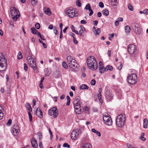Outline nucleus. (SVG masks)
Returning <instances> with one entry per match:
<instances>
[{
	"label": "nucleus",
	"mask_w": 148,
	"mask_h": 148,
	"mask_svg": "<svg viewBox=\"0 0 148 148\" xmlns=\"http://www.w3.org/2000/svg\"><path fill=\"white\" fill-rule=\"evenodd\" d=\"M88 68L91 70H95L97 68V64L95 58L93 56L89 57L87 60Z\"/></svg>",
	"instance_id": "nucleus-1"
},
{
	"label": "nucleus",
	"mask_w": 148,
	"mask_h": 148,
	"mask_svg": "<svg viewBox=\"0 0 148 148\" xmlns=\"http://www.w3.org/2000/svg\"><path fill=\"white\" fill-rule=\"evenodd\" d=\"M68 63L71 69L73 71H76L78 70V65L75 60L71 56L67 57Z\"/></svg>",
	"instance_id": "nucleus-2"
},
{
	"label": "nucleus",
	"mask_w": 148,
	"mask_h": 148,
	"mask_svg": "<svg viewBox=\"0 0 148 148\" xmlns=\"http://www.w3.org/2000/svg\"><path fill=\"white\" fill-rule=\"evenodd\" d=\"M125 115L124 114H122L119 115L116 119V125L119 127H122L125 124Z\"/></svg>",
	"instance_id": "nucleus-3"
},
{
	"label": "nucleus",
	"mask_w": 148,
	"mask_h": 148,
	"mask_svg": "<svg viewBox=\"0 0 148 148\" xmlns=\"http://www.w3.org/2000/svg\"><path fill=\"white\" fill-rule=\"evenodd\" d=\"M6 59L2 53H0V71H5L7 68Z\"/></svg>",
	"instance_id": "nucleus-4"
},
{
	"label": "nucleus",
	"mask_w": 148,
	"mask_h": 148,
	"mask_svg": "<svg viewBox=\"0 0 148 148\" xmlns=\"http://www.w3.org/2000/svg\"><path fill=\"white\" fill-rule=\"evenodd\" d=\"M27 60L30 66L34 70H37V67L36 64V60L35 56L32 54L30 55L27 57Z\"/></svg>",
	"instance_id": "nucleus-5"
},
{
	"label": "nucleus",
	"mask_w": 148,
	"mask_h": 148,
	"mask_svg": "<svg viewBox=\"0 0 148 148\" xmlns=\"http://www.w3.org/2000/svg\"><path fill=\"white\" fill-rule=\"evenodd\" d=\"M11 12L12 19L16 21L20 15V13L16 8L13 7L11 8Z\"/></svg>",
	"instance_id": "nucleus-6"
},
{
	"label": "nucleus",
	"mask_w": 148,
	"mask_h": 148,
	"mask_svg": "<svg viewBox=\"0 0 148 148\" xmlns=\"http://www.w3.org/2000/svg\"><path fill=\"white\" fill-rule=\"evenodd\" d=\"M127 80L129 84L134 85L137 83L138 79L137 76L135 74L132 73L128 76Z\"/></svg>",
	"instance_id": "nucleus-7"
},
{
	"label": "nucleus",
	"mask_w": 148,
	"mask_h": 148,
	"mask_svg": "<svg viewBox=\"0 0 148 148\" xmlns=\"http://www.w3.org/2000/svg\"><path fill=\"white\" fill-rule=\"evenodd\" d=\"M129 53L133 56L136 54L137 51V48L136 45L133 44L129 45L127 48Z\"/></svg>",
	"instance_id": "nucleus-8"
},
{
	"label": "nucleus",
	"mask_w": 148,
	"mask_h": 148,
	"mask_svg": "<svg viewBox=\"0 0 148 148\" xmlns=\"http://www.w3.org/2000/svg\"><path fill=\"white\" fill-rule=\"evenodd\" d=\"M103 119L105 123L107 125H111L112 121L111 118L108 115L107 113H105L103 115Z\"/></svg>",
	"instance_id": "nucleus-9"
},
{
	"label": "nucleus",
	"mask_w": 148,
	"mask_h": 148,
	"mask_svg": "<svg viewBox=\"0 0 148 148\" xmlns=\"http://www.w3.org/2000/svg\"><path fill=\"white\" fill-rule=\"evenodd\" d=\"M49 114L53 115L54 118H56L58 114V111L56 107H54L51 108L48 111Z\"/></svg>",
	"instance_id": "nucleus-10"
},
{
	"label": "nucleus",
	"mask_w": 148,
	"mask_h": 148,
	"mask_svg": "<svg viewBox=\"0 0 148 148\" xmlns=\"http://www.w3.org/2000/svg\"><path fill=\"white\" fill-rule=\"evenodd\" d=\"M81 132V130H80L76 129L73 130L71 133V138L73 140H77L79 134Z\"/></svg>",
	"instance_id": "nucleus-11"
},
{
	"label": "nucleus",
	"mask_w": 148,
	"mask_h": 148,
	"mask_svg": "<svg viewBox=\"0 0 148 148\" xmlns=\"http://www.w3.org/2000/svg\"><path fill=\"white\" fill-rule=\"evenodd\" d=\"M132 26L135 27L134 30L135 32L137 34H139L141 32V27L140 25L136 23H132Z\"/></svg>",
	"instance_id": "nucleus-12"
},
{
	"label": "nucleus",
	"mask_w": 148,
	"mask_h": 148,
	"mask_svg": "<svg viewBox=\"0 0 148 148\" xmlns=\"http://www.w3.org/2000/svg\"><path fill=\"white\" fill-rule=\"evenodd\" d=\"M105 95L106 99L108 101L112 100L114 97L113 94L108 90L106 91Z\"/></svg>",
	"instance_id": "nucleus-13"
},
{
	"label": "nucleus",
	"mask_w": 148,
	"mask_h": 148,
	"mask_svg": "<svg viewBox=\"0 0 148 148\" xmlns=\"http://www.w3.org/2000/svg\"><path fill=\"white\" fill-rule=\"evenodd\" d=\"M19 130L18 126L17 125H14L11 129V132L13 135L16 136L18 134Z\"/></svg>",
	"instance_id": "nucleus-14"
},
{
	"label": "nucleus",
	"mask_w": 148,
	"mask_h": 148,
	"mask_svg": "<svg viewBox=\"0 0 148 148\" xmlns=\"http://www.w3.org/2000/svg\"><path fill=\"white\" fill-rule=\"evenodd\" d=\"M66 13L70 17L73 18L75 16V11L73 9H68L66 10Z\"/></svg>",
	"instance_id": "nucleus-15"
},
{
	"label": "nucleus",
	"mask_w": 148,
	"mask_h": 148,
	"mask_svg": "<svg viewBox=\"0 0 148 148\" xmlns=\"http://www.w3.org/2000/svg\"><path fill=\"white\" fill-rule=\"evenodd\" d=\"M74 108L75 109V111L76 114H79L81 113V108L80 105V103L78 104H74Z\"/></svg>",
	"instance_id": "nucleus-16"
},
{
	"label": "nucleus",
	"mask_w": 148,
	"mask_h": 148,
	"mask_svg": "<svg viewBox=\"0 0 148 148\" xmlns=\"http://www.w3.org/2000/svg\"><path fill=\"white\" fill-rule=\"evenodd\" d=\"M84 9L88 10L90 12L89 14V16H90L93 14V12L91 8L90 5L89 3L87 4L86 5Z\"/></svg>",
	"instance_id": "nucleus-17"
},
{
	"label": "nucleus",
	"mask_w": 148,
	"mask_h": 148,
	"mask_svg": "<svg viewBox=\"0 0 148 148\" xmlns=\"http://www.w3.org/2000/svg\"><path fill=\"white\" fill-rule=\"evenodd\" d=\"M36 114L37 116L40 118H42L43 117V114L42 110L40 108H37L36 110Z\"/></svg>",
	"instance_id": "nucleus-18"
},
{
	"label": "nucleus",
	"mask_w": 148,
	"mask_h": 148,
	"mask_svg": "<svg viewBox=\"0 0 148 148\" xmlns=\"http://www.w3.org/2000/svg\"><path fill=\"white\" fill-rule=\"evenodd\" d=\"M31 143L32 147L34 148H37L38 145L36 141L34 138L33 137L32 139Z\"/></svg>",
	"instance_id": "nucleus-19"
},
{
	"label": "nucleus",
	"mask_w": 148,
	"mask_h": 148,
	"mask_svg": "<svg viewBox=\"0 0 148 148\" xmlns=\"http://www.w3.org/2000/svg\"><path fill=\"white\" fill-rule=\"evenodd\" d=\"M44 12L48 15L50 16L51 14V12L49 8L45 7L43 8Z\"/></svg>",
	"instance_id": "nucleus-20"
},
{
	"label": "nucleus",
	"mask_w": 148,
	"mask_h": 148,
	"mask_svg": "<svg viewBox=\"0 0 148 148\" xmlns=\"http://www.w3.org/2000/svg\"><path fill=\"white\" fill-rule=\"evenodd\" d=\"M81 148H92V146L90 143H87L84 144Z\"/></svg>",
	"instance_id": "nucleus-21"
},
{
	"label": "nucleus",
	"mask_w": 148,
	"mask_h": 148,
	"mask_svg": "<svg viewBox=\"0 0 148 148\" xmlns=\"http://www.w3.org/2000/svg\"><path fill=\"white\" fill-rule=\"evenodd\" d=\"M148 123V120L147 119H145L143 120V127L145 128H146L147 127V125Z\"/></svg>",
	"instance_id": "nucleus-22"
},
{
	"label": "nucleus",
	"mask_w": 148,
	"mask_h": 148,
	"mask_svg": "<svg viewBox=\"0 0 148 148\" xmlns=\"http://www.w3.org/2000/svg\"><path fill=\"white\" fill-rule=\"evenodd\" d=\"M80 102V101L79 97H77L75 98L73 101V104H78V103H79Z\"/></svg>",
	"instance_id": "nucleus-23"
},
{
	"label": "nucleus",
	"mask_w": 148,
	"mask_h": 148,
	"mask_svg": "<svg viewBox=\"0 0 148 148\" xmlns=\"http://www.w3.org/2000/svg\"><path fill=\"white\" fill-rule=\"evenodd\" d=\"M89 88L88 86L86 85V84H82L80 86L79 88L80 90L83 89H88Z\"/></svg>",
	"instance_id": "nucleus-24"
},
{
	"label": "nucleus",
	"mask_w": 148,
	"mask_h": 148,
	"mask_svg": "<svg viewBox=\"0 0 148 148\" xmlns=\"http://www.w3.org/2000/svg\"><path fill=\"white\" fill-rule=\"evenodd\" d=\"M91 130L92 132L95 133L98 136H101V134L100 132H99L95 130L94 128L92 129Z\"/></svg>",
	"instance_id": "nucleus-25"
},
{
	"label": "nucleus",
	"mask_w": 148,
	"mask_h": 148,
	"mask_svg": "<svg viewBox=\"0 0 148 148\" xmlns=\"http://www.w3.org/2000/svg\"><path fill=\"white\" fill-rule=\"evenodd\" d=\"M80 30H79V34L80 35L82 36V34L84 32V30H85V28L82 26H80Z\"/></svg>",
	"instance_id": "nucleus-26"
},
{
	"label": "nucleus",
	"mask_w": 148,
	"mask_h": 148,
	"mask_svg": "<svg viewBox=\"0 0 148 148\" xmlns=\"http://www.w3.org/2000/svg\"><path fill=\"white\" fill-rule=\"evenodd\" d=\"M113 69V68L112 66L110 65H107L106 67L105 71H107L108 70L112 71Z\"/></svg>",
	"instance_id": "nucleus-27"
},
{
	"label": "nucleus",
	"mask_w": 148,
	"mask_h": 148,
	"mask_svg": "<svg viewBox=\"0 0 148 148\" xmlns=\"http://www.w3.org/2000/svg\"><path fill=\"white\" fill-rule=\"evenodd\" d=\"M125 30L126 33H130L131 31V28L129 25H127L125 27Z\"/></svg>",
	"instance_id": "nucleus-28"
},
{
	"label": "nucleus",
	"mask_w": 148,
	"mask_h": 148,
	"mask_svg": "<svg viewBox=\"0 0 148 148\" xmlns=\"http://www.w3.org/2000/svg\"><path fill=\"white\" fill-rule=\"evenodd\" d=\"M26 106L27 107V109L29 111V112L32 111V109L29 103H26Z\"/></svg>",
	"instance_id": "nucleus-29"
},
{
	"label": "nucleus",
	"mask_w": 148,
	"mask_h": 148,
	"mask_svg": "<svg viewBox=\"0 0 148 148\" xmlns=\"http://www.w3.org/2000/svg\"><path fill=\"white\" fill-rule=\"evenodd\" d=\"M97 97L100 103L101 104L102 103H103V101L102 99L101 94H98Z\"/></svg>",
	"instance_id": "nucleus-30"
},
{
	"label": "nucleus",
	"mask_w": 148,
	"mask_h": 148,
	"mask_svg": "<svg viewBox=\"0 0 148 148\" xmlns=\"http://www.w3.org/2000/svg\"><path fill=\"white\" fill-rule=\"evenodd\" d=\"M30 30L31 32L33 34H37V32L38 31L34 27L31 28Z\"/></svg>",
	"instance_id": "nucleus-31"
},
{
	"label": "nucleus",
	"mask_w": 148,
	"mask_h": 148,
	"mask_svg": "<svg viewBox=\"0 0 148 148\" xmlns=\"http://www.w3.org/2000/svg\"><path fill=\"white\" fill-rule=\"evenodd\" d=\"M109 11L106 9H105L103 11V14L106 16H107L109 15Z\"/></svg>",
	"instance_id": "nucleus-32"
},
{
	"label": "nucleus",
	"mask_w": 148,
	"mask_h": 148,
	"mask_svg": "<svg viewBox=\"0 0 148 148\" xmlns=\"http://www.w3.org/2000/svg\"><path fill=\"white\" fill-rule=\"evenodd\" d=\"M66 98L67 99V102L66 103V105L67 106H69V105L70 103V98L69 96L68 95L67 96Z\"/></svg>",
	"instance_id": "nucleus-33"
},
{
	"label": "nucleus",
	"mask_w": 148,
	"mask_h": 148,
	"mask_svg": "<svg viewBox=\"0 0 148 148\" xmlns=\"http://www.w3.org/2000/svg\"><path fill=\"white\" fill-rule=\"evenodd\" d=\"M105 68L103 66H100V67H99V72L101 73H103L105 71Z\"/></svg>",
	"instance_id": "nucleus-34"
},
{
	"label": "nucleus",
	"mask_w": 148,
	"mask_h": 148,
	"mask_svg": "<svg viewBox=\"0 0 148 148\" xmlns=\"http://www.w3.org/2000/svg\"><path fill=\"white\" fill-rule=\"evenodd\" d=\"M128 8L130 11H132L134 10L131 4L129 3L128 5Z\"/></svg>",
	"instance_id": "nucleus-35"
},
{
	"label": "nucleus",
	"mask_w": 148,
	"mask_h": 148,
	"mask_svg": "<svg viewBox=\"0 0 148 148\" xmlns=\"http://www.w3.org/2000/svg\"><path fill=\"white\" fill-rule=\"evenodd\" d=\"M38 41L40 43L42 44L43 47L45 48H47V46L46 44L43 42L40 39H39L38 40Z\"/></svg>",
	"instance_id": "nucleus-36"
},
{
	"label": "nucleus",
	"mask_w": 148,
	"mask_h": 148,
	"mask_svg": "<svg viewBox=\"0 0 148 148\" xmlns=\"http://www.w3.org/2000/svg\"><path fill=\"white\" fill-rule=\"evenodd\" d=\"M111 2L112 4L114 5H116L117 4V0H111Z\"/></svg>",
	"instance_id": "nucleus-37"
},
{
	"label": "nucleus",
	"mask_w": 148,
	"mask_h": 148,
	"mask_svg": "<svg viewBox=\"0 0 148 148\" xmlns=\"http://www.w3.org/2000/svg\"><path fill=\"white\" fill-rule=\"evenodd\" d=\"M140 13L141 14H148V9H146L145 10H144L143 11H140Z\"/></svg>",
	"instance_id": "nucleus-38"
},
{
	"label": "nucleus",
	"mask_w": 148,
	"mask_h": 148,
	"mask_svg": "<svg viewBox=\"0 0 148 148\" xmlns=\"http://www.w3.org/2000/svg\"><path fill=\"white\" fill-rule=\"evenodd\" d=\"M37 2V0H33L31 1V3L33 6H35L36 5Z\"/></svg>",
	"instance_id": "nucleus-39"
},
{
	"label": "nucleus",
	"mask_w": 148,
	"mask_h": 148,
	"mask_svg": "<svg viewBox=\"0 0 148 148\" xmlns=\"http://www.w3.org/2000/svg\"><path fill=\"white\" fill-rule=\"evenodd\" d=\"M94 32L95 35H99L100 32V29L99 28H97V29Z\"/></svg>",
	"instance_id": "nucleus-40"
},
{
	"label": "nucleus",
	"mask_w": 148,
	"mask_h": 148,
	"mask_svg": "<svg viewBox=\"0 0 148 148\" xmlns=\"http://www.w3.org/2000/svg\"><path fill=\"white\" fill-rule=\"evenodd\" d=\"M28 114L29 116L30 121L31 122L32 121V114L30 112H28Z\"/></svg>",
	"instance_id": "nucleus-41"
},
{
	"label": "nucleus",
	"mask_w": 148,
	"mask_h": 148,
	"mask_svg": "<svg viewBox=\"0 0 148 148\" xmlns=\"http://www.w3.org/2000/svg\"><path fill=\"white\" fill-rule=\"evenodd\" d=\"M62 66L65 69H67L68 68L67 64L65 62H62Z\"/></svg>",
	"instance_id": "nucleus-42"
},
{
	"label": "nucleus",
	"mask_w": 148,
	"mask_h": 148,
	"mask_svg": "<svg viewBox=\"0 0 148 148\" xmlns=\"http://www.w3.org/2000/svg\"><path fill=\"white\" fill-rule=\"evenodd\" d=\"M18 58V59H20L22 58L23 56L21 53L19 52L18 53V55L17 56Z\"/></svg>",
	"instance_id": "nucleus-43"
},
{
	"label": "nucleus",
	"mask_w": 148,
	"mask_h": 148,
	"mask_svg": "<svg viewBox=\"0 0 148 148\" xmlns=\"http://www.w3.org/2000/svg\"><path fill=\"white\" fill-rule=\"evenodd\" d=\"M76 4H77V5L79 7H80L81 6V3L79 0H77L76 1Z\"/></svg>",
	"instance_id": "nucleus-44"
},
{
	"label": "nucleus",
	"mask_w": 148,
	"mask_h": 148,
	"mask_svg": "<svg viewBox=\"0 0 148 148\" xmlns=\"http://www.w3.org/2000/svg\"><path fill=\"white\" fill-rule=\"evenodd\" d=\"M63 147H66L68 148H69L70 147V145H69L67 143H65L63 144Z\"/></svg>",
	"instance_id": "nucleus-45"
},
{
	"label": "nucleus",
	"mask_w": 148,
	"mask_h": 148,
	"mask_svg": "<svg viewBox=\"0 0 148 148\" xmlns=\"http://www.w3.org/2000/svg\"><path fill=\"white\" fill-rule=\"evenodd\" d=\"M35 27L37 29H39L40 28V24L38 23H36L35 24Z\"/></svg>",
	"instance_id": "nucleus-46"
},
{
	"label": "nucleus",
	"mask_w": 148,
	"mask_h": 148,
	"mask_svg": "<svg viewBox=\"0 0 148 148\" xmlns=\"http://www.w3.org/2000/svg\"><path fill=\"white\" fill-rule=\"evenodd\" d=\"M96 83V81L95 79H92L90 82V84L92 85H94Z\"/></svg>",
	"instance_id": "nucleus-47"
},
{
	"label": "nucleus",
	"mask_w": 148,
	"mask_h": 148,
	"mask_svg": "<svg viewBox=\"0 0 148 148\" xmlns=\"http://www.w3.org/2000/svg\"><path fill=\"white\" fill-rule=\"evenodd\" d=\"M12 121L11 119H9L7 123V125L9 126L11 125L12 124Z\"/></svg>",
	"instance_id": "nucleus-48"
},
{
	"label": "nucleus",
	"mask_w": 148,
	"mask_h": 148,
	"mask_svg": "<svg viewBox=\"0 0 148 148\" xmlns=\"http://www.w3.org/2000/svg\"><path fill=\"white\" fill-rule=\"evenodd\" d=\"M92 110L94 112H97L98 111V110L97 108L95 107H93L92 108Z\"/></svg>",
	"instance_id": "nucleus-49"
},
{
	"label": "nucleus",
	"mask_w": 148,
	"mask_h": 148,
	"mask_svg": "<svg viewBox=\"0 0 148 148\" xmlns=\"http://www.w3.org/2000/svg\"><path fill=\"white\" fill-rule=\"evenodd\" d=\"M53 31L55 34L57 35L58 34V31L57 30V28L56 27H54Z\"/></svg>",
	"instance_id": "nucleus-50"
},
{
	"label": "nucleus",
	"mask_w": 148,
	"mask_h": 148,
	"mask_svg": "<svg viewBox=\"0 0 148 148\" xmlns=\"http://www.w3.org/2000/svg\"><path fill=\"white\" fill-rule=\"evenodd\" d=\"M99 6L101 8H103L104 7V4L102 2H100L99 3Z\"/></svg>",
	"instance_id": "nucleus-51"
},
{
	"label": "nucleus",
	"mask_w": 148,
	"mask_h": 148,
	"mask_svg": "<svg viewBox=\"0 0 148 148\" xmlns=\"http://www.w3.org/2000/svg\"><path fill=\"white\" fill-rule=\"evenodd\" d=\"M24 69L25 71H27V65L26 63L24 64Z\"/></svg>",
	"instance_id": "nucleus-52"
},
{
	"label": "nucleus",
	"mask_w": 148,
	"mask_h": 148,
	"mask_svg": "<svg viewBox=\"0 0 148 148\" xmlns=\"http://www.w3.org/2000/svg\"><path fill=\"white\" fill-rule=\"evenodd\" d=\"M114 36V34H110V36L109 37V39L110 40H112V38H113Z\"/></svg>",
	"instance_id": "nucleus-53"
},
{
	"label": "nucleus",
	"mask_w": 148,
	"mask_h": 148,
	"mask_svg": "<svg viewBox=\"0 0 148 148\" xmlns=\"http://www.w3.org/2000/svg\"><path fill=\"white\" fill-rule=\"evenodd\" d=\"M0 92L2 93H3L5 91V89L3 87L1 88L0 89Z\"/></svg>",
	"instance_id": "nucleus-54"
},
{
	"label": "nucleus",
	"mask_w": 148,
	"mask_h": 148,
	"mask_svg": "<svg viewBox=\"0 0 148 148\" xmlns=\"http://www.w3.org/2000/svg\"><path fill=\"white\" fill-rule=\"evenodd\" d=\"M99 67H100V66H101V67H102V66H103V63H102V62L101 61H100L99 62Z\"/></svg>",
	"instance_id": "nucleus-55"
},
{
	"label": "nucleus",
	"mask_w": 148,
	"mask_h": 148,
	"mask_svg": "<svg viewBox=\"0 0 148 148\" xmlns=\"http://www.w3.org/2000/svg\"><path fill=\"white\" fill-rule=\"evenodd\" d=\"M122 64L121 62L120 63L119 66L118 67V68L119 70H120L121 69L122 67Z\"/></svg>",
	"instance_id": "nucleus-56"
},
{
	"label": "nucleus",
	"mask_w": 148,
	"mask_h": 148,
	"mask_svg": "<svg viewBox=\"0 0 148 148\" xmlns=\"http://www.w3.org/2000/svg\"><path fill=\"white\" fill-rule=\"evenodd\" d=\"M73 41L74 43L75 44H77L78 42L76 40L75 38H73Z\"/></svg>",
	"instance_id": "nucleus-57"
},
{
	"label": "nucleus",
	"mask_w": 148,
	"mask_h": 148,
	"mask_svg": "<svg viewBox=\"0 0 148 148\" xmlns=\"http://www.w3.org/2000/svg\"><path fill=\"white\" fill-rule=\"evenodd\" d=\"M80 22L81 24H85L87 23L86 21L84 20H82Z\"/></svg>",
	"instance_id": "nucleus-58"
},
{
	"label": "nucleus",
	"mask_w": 148,
	"mask_h": 148,
	"mask_svg": "<svg viewBox=\"0 0 148 148\" xmlns=\"http://www.w3.org/2000/svg\"><path fill=\"white\" fill-rule=\"evenodd\" d=\"M38 146L40 148H43V146L42 145V144L41 142H40L39 143Z\"/></svg>",
	"instance_id": "nucleus-59"
},
{
	"label": "nucleus",
	"mask_w": 148,
	"mask_h": 148,
	"mask_svg": "<svg viewBox=\"0 0 148 148\" xmlns=\"http://www.w3.org/2000/svg\"><path fill=\"white\" fill-rule=\"evenodd\" d=\"M119 22L117 20L115 22V25L116 26H118L119 25Z\"/></svg>",
	"instance_id": "nucleus-60"
},
{
	"label": "nucleus",
	"mask_w": 148,
	"mask_h": 148,
	"mask_svg": "<svg viewBox=\"0 0 148 148\" xmlns=\"http://www.w3.org/2000/svg\"><path fill=\"white\" fill-rule=\"evenodd\" d=\"M71 28L72 31L73 32V31L75 30V28L73 25H71Z\"/></svg>",
	"instance_id": "nucleus-61"
},
{
	"label": "nucleus",
	"mask_w": 148,
	"mask_h": 148,
	"mask_svg": "<svg viewBox=\"0 0 148 148\" xmlns=\"http://www.w3.org/2000/svg\"><path fill=\"white\" fill-rule=\"evenodd\" d=\"M102 91V88H99V90H98V94H101V92Z\"/></svg>",
	"instance_id": "nucleus-62"
},
{
	"label": "nucleus",
	"mask_w": 148,
	"mask_h": 148,
	"mask_svg": "<svg viewBox=\"0 0 148 148\" xmlns=\"http://www.w3.org/2000/svg\"><path fill=\"white\" fill-rule=\"evenodd\" d=\"M3 109L2 106H0V112L1 113H3Z\"/></svg>",
	"instance_id": "nucleus-63"
},
{
	"label": "nucleus",
	"mask_w": 148,
	"mask_h": 148,
	"mask_svg": "<svg viewBox=\"0 0 148 148\" xmlns=\"http://www.w3.org/2000/svg\"><path fill=\"white\" fill-rule=\"evenodd\" d=\"M39 86H40V87L41 88L43 89V84H42V83L40 82Z\"/></svg>",
	"instance_id": "nucleus-64"
}]
</instances>
